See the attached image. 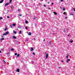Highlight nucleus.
<instances>
[{
  "label": "nucleus",
  "mask_w": 75,
  "mask_h": 75,
  "mask_svg": "<svg viewBox=\"0 0 75 75\" xmlns=\"http://www.w3.org/2000/svg\"><path fill=\"white\" fill-rule=\"evenodd\" d=\"M52 43V42H51V41H50L49 42L50 44H51Z\"/></svg>",
  "instance_id": "nucleus-16"
},
{
  "label": "nucleus",
  "mask_w": 75,
  "mask_h": 75,
  "mask_svg": "<svg viewBox=\"0 0 75 75\" xmlns=\"http://www.w3.org/2000/svg\"><path fill=\"white\" fill-rule=\"evenodd\" d=\"M35 0V1L36 0Z\"/></svg>",
  "instance_id": "nucleus-55"
},
{
  "label": "nucleus",
  "mask_w": 75,
  "mask_h": 75,
  "mask_svg": "<svg viewBox=\"0 0 75 75\" xmlns=\"http://www.w3.org/2000/svg\"><path fill=\"white\" fill-rule=\"evenodd\" d=\"M68 36H69V35H68Z\"/></svg>",
  "instance_id": "nucleus-48"
},
{
  "label": "nucleus",
  "mask_w": 75,
  "mask_h": 75,
  "mask_svg": "<svg viewBox=\"0 0 75 75\" xmlns=\"http://www.w3.org/2000/svg\"><path fill=\"white\" fill-rule=\"evenodd\" d=\"M19 56H20V54H18L17 55V57H19Z\"/></svg>",
  "instance_id": "nucleus-24"
},
{
  "label": "nucleus",
  "mask_w": 75,
  "mask_h": 75,
  "mask_svg": "<svg viewBox=\"0 0 75 75\" xmlns=\"http://www.w3.org/2000/svg\"><path fill=\"white\" fill-rule=\"evenodd\" d=\"M67 63H68V61H67Z\"/></svg>",
  "instance_id": "nucleus-47"
},
{
  "label": "nucleus",
  "mask_w": 75,
  "mask_h": 75,
  "mask_svg": "<svg viewBox=\"0 0 75 75\" xmlns=\"http://www.w3.org/2000/svg\"><path fill=\"white\" fill-rule=\"evenodd\" d=\"M52 5H53V4H54V3H52Z\"/></svg>",
  "instance_id": "nucleus-40"
},
{
  "label": "nucleus",
  "mask_w": 75,
  "mask_h": 75,
  "mask_svg": "<svg viewBox=\"0 0 75 75\" xmlns=\"http://www.w3.org/2000/svg\"><path fill=\"white\" fill-rule=\"evenodd\" d=\"M35 18H36V17H35V16H34V17L33 19H34V20H35Z\"/></svg>",
  "instance_id": "nucleus-14"
},
{
  "label": "nucleus",
  "mask_w": 75,
  "mask_h": 75,
  "mask_svg": "<svg viewBox=\"0 0 75 75\" xmlns=\"http://www.w3.org/2000/svg\"><path fill=\"white\" fill-rule=\"evenodd\" d=\"M74 11H75V8H74L73 10Z\"/></svg>",
  "instance_id": "nucleus-34"
},
{
  "label": "nucleus",
  "mask_w": 75,
  "mask_h": 75,
  "mask_svg": "<svg viewBox=\"0 0 75 75\" xmlns=\"http://www.w3.org/2000/svg\"><path fill=\"white\" fill-rule=\"evenodd\" d=\"M1 50H0V53H1Z\"/></svg>",
  "instance_id": "nucleus-44"
},
{
  "label": "nucleus",
  "mask_w": 75,
  "mask_h": 75,
  "mask_svg": "<svg viewBox=\"0 0 75 75\" xmlns=\"http://www.w3.org/2000/svg\"><path fill=\"white\" fill-rule=\"evenodd\" d=\"M11 8H14V6H11Z\"/></svg>",
  "instance_id": "nucleus-27"
},
{
  "label": "nucleus",
  "mask_w": 75,
  "mask_h": 75,
  "mask_svg": "<svg viewBox=\"0 0 75 75\" xmlns=\"http://www.w3.org/2000/svg\"><path fill=\"white\" fill-rule=\"evenodd\" d=\"M74 68H75V67H74Z\"/></svg>",
  "instance_id": "nucleus-58"
},
{
  "label": "nucleus",
  "mask_w": 75,
  "mask_h": 75,
  "mask_svg": "<svg viewBox=\"0 0 75 75\" xmlns=\"http://www.w3.org/2000/svg\"><path fill=\"white\" fill-rule=\"evenodd\" d=\"M63 0H61V1H63Z\"/></svg>",
  "instance_id": "nucleus-46"
},
{
  "label": "nucleus",
  "mask_w": 75,
  "mask_h": 75,
  "mask_svg": "<svg viewBox=\"0 0 75 75\" xmlns=\"http://www.w3.org/2000/svg\"><path fill=\"white\" fill-rule=\"evenodd\" d=\"M50 3V2H48V4H49Z\"/></svg>",
  "instance_id": "nucleus-45"
},
{
  "label": "nucleus",
  "mask_w": 75,
  "mask_h": 75,
  "mask_svg": "<svg viewBox=\"0 0 75 75\" xmlns=\"http://www.w3.org/2000/svg\"><path fill=\"white\" fill-rule=\"evenodd\" d=\"M25 29H26V30H27L28 28H27V27H25Z\"/></svg>",
  "instance_id": "nucleus-26"
},
{
  "label": "nucleus",
  "mask_w": 75,
  "mask_h": 75,
  "mask_svg": "<svg viewBox=\"0 0 75 75\" xmlns=\"http://www.w3.org/2000/svg\"><path fill=\"white\" fill-rule=\"evenodd\" d=\"M17 71L18 72H20V69H17Z\"/></svg>",
  "instance_id": "nucleus-7"
},
{
  "label": "nucleus",
  "mask_w": 75,
  "mask_h": 75,
  "mask_svg": "<svg viewBox=\"0 0 75 75\" xmlns=\"http://www.w3.org/2000/svg\"><path fill=\"white\" fill-rule=\"evenodd\" d=\"M4 0H1V1H0V3H2L3 2Z\"/></svg>",
  "instance_id": "nucleus-9"
},
{
  "label": "nucleus",
  "mask_w": 75,
  "mask_h": 75,
  "mask_svg": "<svg viewBox=\"0 0 75 75\" xmlns=\"http://www.w3.org/2000/svg\"><path fill=\"white\" fill-rule=\"evenodd\" d=\"M19 34H21V31L20 30V31L19 33Z\"/></svg>",
  "instance_id": "nucleus-19"
},
{
  "label": "nucleus",
  "mask_w": 75,
  "mask_h": 75,
  "mask_svg": "<svg viewBox=\"0 0 75 75\" xmlns=\"http://www.w3.org/2000/svg\"><path fill=\"white\" fill-rule=\"evenodd\" d=\"M46 6V5H44V7H45Z\"/></svg>",
  "instance_id": "nucleus-35"
},
{
  "label": "nucleus",
  "mask_w": 75,
  "mask_h": 75,
  "mask_svg": "<svg viewBox=\"0 0 75 75\" xmlns=\"http://www.w3.org/2000/svg\"><path fill=\"white\" fill-rule=\"evenodd\" d=\"M25 23L26 24H27L28 23V21H25Z\"/></svg>",
  "instance_id": "nucleus-17"
},
{
  "label": "nucleus",
  "mask_w": 75,
  "mask_h": 75,
  "mask_svg": "<svg viewBox=\"0 0 75 75\" xmlns=\"http://www.w3.org/2000/svg\"><path fill=\"white\" fill-rule=\"evenodd\" d=\"M34 40H35V39L34 38Z\"/></svg>",
  "instance_id": "nucleus-53"
},
{
  "label": "nucleus",
  "mask_w": 75,
  "mask_h": 75,
  "mask_svg": "<svg viewBox=\"0 0 75 75\" xmlns=\"http://www.w3.org/2000/svg\"><path fill=\"white\" fill-rule=\"evenodd\" d=\"M5 31H6L7 30V28H5L4 29Z\"/></svg>",
  "instance_id": "nucleus-28"
},
{
  "label": "nucleus",
  "mask_w": 75,
  "mask_h": 75,
  "mask_svg": "<svg viewBox=\"0 0 75 75\" xmlns=\"http://www.w3.org/2000/svg\"><path fill=\"white\" fill-rule=\"evenodd\" d=\"M66 13H65V12H64L63 13V14H66Z\"/></svg>",
  "instance_id": "nucleus-32"
},
{
  "label": "nucleus",
  "mask_w": 75,
  "mask_h": 75,
  "mask_svg": "<svg viewBox=\"0 0 75 75\" xmlns=\"http://www.w3.org/2000/svg\"><path fill=\"white\" fill-rule=\"evenodd\" d=\"M61 62H64V61H63V60H62Z\"/></svg>",
  "instance_id": "nucleus-38"
},
{
  "label": "nucleus",
  "mask_w": 75,
  "mask_h": 75,
  "mask_svg": "<svg viewBox=\"0 0 75 75\" xmlns=\"http://www.w3.org/2000/svg\"><path fill=\"white\" fill-rule=\"evenodd\" d=\"M27 41H28V40H27Z\"/></svg>",
  "instance_id": "nucleus-56"
},
{
  "label": "nucleus",
  "mask_w": 75,
  "mask_h": 75,
  "mask_svg": "<svg viewBox=\"0 0 75 75\" xmlns=\"http://www.w3.org/2000/svg\"><path fill=\"white\" fill-rule=\"evenodd\" d=\"M13 33L15 34H16L17 33V32L15 31V30H13Z\"/></svg>",
  "instance_id": "nucleus-11"
},
{
  "label": "nucleus",
  "mask_w": 75,
  "mask_h": 75,
  "mask_svg": "<svg viewBox=\"0 0 75 75\" xmlns=\"http://www.w3.org/2000/svg\"><path fill=\"white\" fill-rule=\"evenodd\" d=\"M28 35H31V32H29V33H28Z\"/></svg>",
  "instance_id": "nucleus-5"
},
{
  "label": "nucleus",
  "mask_w": 75,
  "mask_h": 75,
  "mask_svg": "<svg viewBox=\"0 0 75 75\" xmlns=\"http://www.w3.org/2000/svg\"><path fill=\"white\" fill-rule=\"evenodd\" d=\"M11 1H12V0H10V3H11Z\"/></svg>",
  "instance_id": "nucleus-30"
},
{
  "label": "nucleus",
  "mask_w": 75,
  "mask_h": 75,
  "mask_svg": "<svg viewBox=\"0 0 75 75\" xmlns=\"http://www.w3.org/2000/svg\"><path fill=\"white\" fill-rule=\"evenodd\" d=\"M19 16H21V14H20Z\"/></svg>",
  "instance_id": "nucleus-41"
},
{
  "label": "nucleus",
  "mask_w": 75,
  "mask_h": 75,
  "mask_svg": "<svg viewBox=\"0 0 75 75\" xmlns=\"http://www.w3.org/2000/svg\"><path fill=\"white\" fill-rule=\"evenodd\" d=\"M4 40V38H1V41H2V40Z\"/></svg>",
  "instance_id": "nucleus-12"
},
{
  "label": "nucleus",
  "mask_w": 75,
  "mask_h": 75,
  "mask_svg": "<svg viewBox=\"0 0 75 75\" xmlns=\"http://www.w3.org/2000/svg\"><path fill=\"white\" fill-rule=\"evenodd\" d=\"M53 13H54V14H55V15H57V12H54Z\"/></svg>",
  "instance_id": "nucleus-8"
},
{
  "label": "nucleus",
  "mask_w": 75,
  "mask_h": 75,
  "mask_svg": "<svg viewBox=\"0 0 75 75\" xmlns=\"http://www.w3.org/2000/svg\"><path fill=\"white\" fill-rule=\"evenodd\" d=\"M39 5H41V4H39Z\"/></svg>",
  "instance_id": "nucleus-51"
},
{
  "label": "nucleus",
  "mask_w": 75,
  "mask_h": 75,
  "mask_svg": "<svg viewBox=\"0 0 75 75\" xmlns=\"http://www.w3.org/2000/svg\"><path fill=\"white\" fill-rule=\"evenodd\" d=\"M8 34H9V32H6L3 34V36H4V35H7Z\"/></svg>",
  "instance_id": "nucleus-1"
},
{
  "label": "nucleus",
  "mask_w": 75,
  "mask_h": 75,
  "mask_svg": "<svg viewBox=\"0 0 75 75\" xmlns=\"http://www.w3.org/2000/svg\"><path fill=\"white\" fill-rule=\"evenodd\" d=\"M31 51H33L34 50V48H33V47H31Z\"/></svg>",
  "instance_id": "nucleus-6"
},
{
  "label": "nucleus",
  "mask_w": 75,
  "mask_h": 75,
  "mask_svg": "<svg viewBox=\"0 0 75 75\" xmlns=\"http://www.w3.org/2000/svg\"><path fill=\"white\" fill-rule=\"evenodd\" d=\"M9 4V3H6V4H5V7L7 6H8Z\"/></svg>",
  "instance_id": "nucleus-3"
},
{
  "label": "nucleus",
  "mask_w": 75,
  "mask_h": 75,
  "mask_svg": "<svg viewBox=\"0 0 75 75\" xmlns=\"http://www.w3.org/2000/svg\"><path fill=\"white\" fill-rule=\"evenodd\" d=\"M17 55V53H15V55Z\"/></svg>",
  "instance_id": "nucleus-22"
},
{
  "label": "nucleus",
  "mask_w": 75,
  "mask_h": 75,
  "mask_svg": "<svg viewBox=\"0 0 75 75\" xmlns=\"http://www.w3.org/2000/svg\"><path fill=\"white\" fill-rule=\"evenodd\" d=\"M45 40L44 39V40H43V41H45Z\"/></svg>",
  "instance_id": "nucleus-43"
},
{
  "label": "nucleus",
  "mask_w": 75,
  "mask_h": 75,
  "mask_svg": "<svg viewBox=\"0 0 75 75\" xmlns=\"http://www.w3.org/2000/svg\"><path fill=\"white\" fill-rule=\"evenodd\" d=\"M12 25H13L14 27V26H16V24L14 23Z\"/></svg>",
  "instance_id": "nucleus-18"
},
{
  "label": "nucleus",
  "mask_w": 75,
  "mask_h": 75,
  "mask_svg": "<svg viewBox=\"0 0 75 75\" xmlns=\"http://www.w3.org/2000/svg\"><path fill=\"white\" fill-rule=\"evenodd\" d=\"M69 57V54H68L67 55V56H66L67 58L68 59V57Z\"/></svg>",
  "instance_id": "nucleus-4"
},
{
  "label": "nucleus",
  "mask_w": 75,
  "mask_h": 75,
  "mask_svg": "<svg viewBox=\"0 0 75 75\" xmlns=\"http://www.w3.org/2000/svg\"><path fill=\"white\" fill-rule=\"evenodd\" d=\"M10 26L11 27H13V26L12 25H10Z\"/></svg>",
  "instance_id": "nucleus-42"
},
{
  "label": "nucleus",
  "mask_w": 75,
  "mask_h": 75,
  "mask_svg": "<svg viewBox=\"0 0 75 75\" xmlns=\"http://www.w3.org/2000/svg\"><path fill=\"white\" fill-rule=\"evenodd\" d=\"M61 68V67H59V68Z\"/></svg>",
  "instance_id": "nucleus-52"
},
{
  "label": "nucleus",
  "mask_w": 75,
  "mask_h": 75,
  "mask_svg": "<svg viewBox=\"0 0 75 75\" xmlns=\"http://www.w3.org/2000/svg\"><path fill=\"white\" fill-rule=\"evenodd\" d=\"M67 61H70V59H68L67 60Z\"/></svg>",
  "instance_id": "nucleus-29"
},
{
  "label": "nucleus",
  "mask_w": 75,
  "mask_h": 75,
  "mask_svg": "<svg viewBox=\"0 0 75 75\" xmlns=\"http://www.w3.org/2000/svg\"><path fill=\"white\" fill-rule=\"evenodd\" d=\"M13 38L14 39H16V38H17V37H16L15 36H13Z\"/></svg>",
  "instance_id": "nucleus-10"
},
{
  "label": "nucleus",
  "mask_w": 75,
  "mask_h": 75,
  "mask_svg": "<svg viewBox=\"0 0 75 75\" xmlns=\"http://www.w3.org/2000/svg\"><path fill=\"white\" fill-rule=\"evenodd\" d=\"M42 0V1H43V0Z\"/></svg>",
  "instance_id": "nucleus-54"
},
{
  "label": "nucleus",
  "mask_w": 75,
  "mask_h": 75,
  "mask_svg": "<svg viewBox=\"0 0 75 75\" xmlns=\"http://www.w3.org/2000/svg\"><path fill=\"white\" fill-rule=\"evenodd\" d=\"M63 10L64 11H65V8H64L63 9Z\"/></svg>",
  "instance_id": "nucleus-31"
},
{
  "label": "nucleus",
  "mask_w": 75,
  "mask_h": 75,
  "mask_svg": "<svg viewBox=\"0 0 75 75\" xmlns=\"http://www.w3.org/2000/svg\"><path fill=\"white\" fill-rule=\"evenodd\" d=\"M1 37H2V38H3V36H2Z\"/></svg>",
  "instance_id": "nucleus-50"
},
{
  "label": "nucleus",
  "mask_w": 75,
  "mask_h": 75,
  "mask_svg": "<svg viewBox=\"0 0 75 75\" xmlns=\"http://www.w3.org/2000/svg\"><path fill=\"white\" fill-rule=\"evenodd\" d=\"M69 42H71V43H72V42H73V41H70Z\"/></svg>",
  "instance_id": "nucleus-23"
},
{
  "label": "nucleus",
  "mask_w": 75,
  "mask_h": 75,
  "mask_svg": "<svg viewBox=\"0 0 75 75\" xmlns=\"http://www.w3.org/2000/svg\"><path fill=\"white\" fill-rule=\"evenodd\" d=\"M3 19V18L1 17H0V20H2Z\"/></svg>",
  "instance_id": "nucleus-15"
},
{
  "label": "nucleus",
  "mask_w": 75,
  "mask_h": 75,
  "mask_svg": "<svg viewBox=\"0 0 75 75\" xmlns=\"http://www.w3.org/2000/svg\"><path fill=\"white\" fill-rule=\"evenodd\" d=\"M48 9H50V8H48Z\"/></svg>",
  "instance_id": "nucleus-49"
},
{
  "label": "nucleus",
  "mask_w": 75,
  "mask_h": 75,
  "mask_svg": "<svg viewBox=\"0 0 75 75\" xmlns=\"http://www.w3.org/2000/svg\"><path fill=\"white\" fill-rule=\"evenodd\" d=\"M7 18H9V16H7Z\"/></svg>",
  "instance_id": "nucleus-37"
},
{
  "label": "nucleus",
  "mask_w": 75,
  "mask_h": 75,
  "mask_svg": "<svg viewBox=\"0 0 75 75\" xmlns=\"http://www.w3.org/2000/svg\"><path fill=\"white\" fill-rule=\"evenodd\" d=\"M17 30H18V29H17Z\"/></svg>",
  "instance_id": "nucleus-57"
},
{
  "label": "nucleus",
  "mask_w": 75,
  "mask_h": 75,
  "mask_svg": "<svg viewBox=\"0 0 75 75\" xmlns=\"http://www.w3.org/2000/svg\"><path fill=\"white\" fill-rule=\"evenodd\" d=\"M18 12H20V9H18Z\"/></svg>",
  "instance_id": "nucleus-20"
},
{
  "label": "nucleus",
  "mask_w": 75,
  "mask_h": 75,
  "mask_svg": "<svg viewBox=\"0 0 75 75\" xmlns=\"http://www.w3.org/2000/svg\"><path fill=\"white\" fill-rule=\"evenodd\" d=\"M65 18H67V19L68 18L67 17H65Z\"/></svg>",
  "instance_id": "nucleus-39"
},
{
  "label": "nucleus",
  "mask_w": 75,
  "mask_h": 75,
  "mask_svg": "<svg viewBox=\"0 0 75 75\" xmlns=\"http://www.w3.org/2000/svg\"><path fill=\"white\" fill-rule=\"evenodd\" d=\"M70 15H72V16H74V13H70Z\"/></svg>",
  "instance_id": "nucleus-13"
},
{
  "label": "nucleus",
  "mask_w": 75,
  "mask_h": 75,
  "mask_svg": "<svg viewBox=\"0 0 75 75\" xmlns=\"http://www.w3.org/2000/svg\"><path fill=\"white\" fill-rule=\"evenodd\" d=\"M45 54L46 55V58H48V54L45 52Z\"/></svg>",
  "instance_id": "nucleus-2"
},
{
  "label": "nucleus",
  "mask_w": 75,
  "mask_h": 75,
  "mask_svg": "<svg viewBox=\"0 0 75 75\" xmlns=\"http://www.w3.org/2000/svg\"><path fill=\"white\" fill-rule=\"evenodd\" d=\"M4 63L5 64H6V62H5V61H4Z\"/></svg>",
  "instance_id": "nucleus-33"
},
{
  "label": "nucleus",
  "mask_w": 75,
  "mask_h": 75,
  "mask_svg": "<svg viewBox=\"0 0 75 75\" xmlns=\"http://www.w3.org/2000/svg\"><path fill=\"white\" fill-rule=\"evenodd\" d=\"M31 63H32V64H33V63H34V62H33V61H32L31 62Z\"/></svg>",
  "instance_id": "nucleus-36"
},
{
  "label": "nucleus",
  "mask_w": 75,
  "mask_h": 75,
  "mask_svg": "<svg viewBox=\"0 0 75 75\" xmlns=\"http://www.w3.org/2000/svg\"><path fill=\"white\" fill-rule=\"evenodd\" d=\"M33 55H35V53H34V52H33Z\"/></svg>",
  "instance_id": "nucleus-25"
},
{
  "label": "nucleus",
  "mask_w": 75,
  "mask_h": 75,
  "mask_svg": "<svg viewBox=\"0 0 75 75\" xmlns=\"http://www.w3.org/2000/svg\"><path fill=\"white\" fill-rule=\"evenodd\" d=\"M11 51H14V49H13V48H12L11 49Z\"/></svg>",
  "instance_id": "nucleus-21"
}]
</instances>
